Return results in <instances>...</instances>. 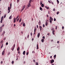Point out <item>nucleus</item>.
Wrapping results in <instances>:
<instances>
[{"mask_svg": "<svg viewBox=\"0 0 65 65\" xmlns=\"http://www.w3.org/2000/svg\"><path fill=\"white\" fill-rule=\"evenodd\" d=\"M55 31L54 30H53L52 31L53 34V35H55Z\"/></svg>", "mask_w": 65, "mask_h": 65, "instance_id": "14", "label": "nucleus"}, {"mask_svg": "<svg viewBox=\"0 0 65 65\" xmlns=\"http://www.w3.org/2000/svg\"><path fill=\"white\" fill-rule=\"evenodd\" d=\"M4 26V24H3L2 26V27H3Z\"/></svg>", "mask_w": 65, "mask_h": 65, "instance_id": "56", "label": "nucleus"}, {"mask_svg": "<svg viewBox=\"0 0 65 65\" xmlns=\"http://www.w3.org/2000/svg\"><path fill=\"white\" fill-rule=\"evenodd\" d=\"M5 31H4L2 35H4V34H5Z\"/></svg>", "mask_w": 65, "mask_h": 65, "instance_id": "11", "label": "nucleus"}, {"mask_svg": "<svg viewBox=\"0 0 65 65\" xmlns=\"http://www.w3.org/2000/svg\"><path fill=\"white\" fill-rule=\"evenodd\" d=\"M29 35H28L27 36V38H29Z\"/></svg>", "mask_w": 65, "mask_h": 65, "instance_id": "51", "label": "nucleus"}, {"mask_svg": "<svg viewBox=\"0 0 65 65\" xmlns=\"http://www.w3.org/2000/svg\"><path fill=\"white\" fill-rule=\"evenodd\" d=\"M31 5L30 4V3H29V4H28V5H27V7H30Z\"/></svg>", "mask_w": 65, "mask_h": 65, "instance_id": "3", "label": "nucleus"}, {"mask_svg": "<svg viewBox=\"0 0 65 65\" xmlns=\"http://www.w3.org/2000/svg\"><path fill=\"white\" fill-rule=\"evenodd\" d=\"M41 5V7H44V4H42Z\"/></svg>", "mask_w": 65, "mask_h": 65, "instance_id": "18", "label": "nucleus"}, {"mask_svg": "<svg viewBox=\"0 0 65 65\" xmlns=\"http://www.w3.org/2000/svg\"><path fill=\"white\" fill-rule=\"evenodd\" d=\"M21 21H22V18H21L20 19V20L19 21V23H20V22H21Z\"/></svg>", "mask_w": 65, "mask_h": 65, "instance_id": "26", "label": "nucleus"}, {"mask_svg": "<svg viewBox=\"0 0 65 65\" xmlns=\"http://www.w3.org/2000/svg\"><path fill=\"white\" fill-rule=\"evenodd\" d=\"M54 60L53 59H52V61H51V64H52L53 63H54Z\"/></svg>", "mask_w": 65, "mask_h": 65, "instance_id": "1", "label": "nucleus"}, {"mask_svg": "<svg viewBox=\"0 0 65 65\" xmlns=\"http://www.w3.org/2000/svg\"><path fill=\"white\" fill-rule=\"evenodd\" d=\"M3 41L2 40V41H1V43H3Z\"/></svg>", "mask_w": 65, "mask_h": 65, "instance_id": "40", "label": "nucleus"}, {"mask_svg": "<svg viewBox=\"0 0 65 65\" xmlns=\"http://www.w3.org/2000/svg\"><path fill=\"white\" fill-rule=\"evenodd\" d=\"M19 19H18L17 20V22H18V21H19Z\"/></svg>", "mask_w": 65, "mask_h": 65, "instance_id": "60", "label": "nucleus"}, {"mask_svg": "<svg viewBox=\"0 0 65 65\" xmlns=\"http://www.w3.org/2000/svg\"><path fill=\"white\" fill-rule=\"evenodd\" d=\"M32 32L30 33V35L31 36H32Z\"/></svg>", "mask_w": 65, "mask_h": 65, "instance_id": "52", "label": "nucleus"}, {"mask_svg": "<svg viewBox=\"0 0 65 65\" xmlns=\"http://www.w3.org/2000/svg\"><path fill=\"white\" fill-rule=\"evenodd\" d=\"M10 7L11 8V6H12V3H11L10 4Z\"/></svg>", "mask_w": 65, "mask_h": 65, "instance_id": "21", "label": "nucleus"}, {"mask_svg": "<svg viewBox=\"0 0 65 65\" xmlns=\"http://www.w3.org/2000/svg\"><path fill=\"white\" fill-rule=\"evenodd\" d=\"M43 27L44 28V27H45V25H44V24H43Z\"/></svg>", "mask_w": 65, "mask_h": 65, "instance_id": "53", "label": "nucleus"}, {"mask_svg": "<svg viewBox=\"0 0 65 65\" xmlns=\"http://www.w3.org/2000/svg\"><path fill=\"white\" fill-rule=\"evenodd\" d=\"M25 23H23V27H25Z\"/></svg>", "mask_w": 65, "mask_h": 65, "instance_id": "24", "label": "nucleus"}, {"mask_svg": "<svg viewBox=\"0 0 65 65\" xmlns=\"http://www.w3.org/2000/svg\"><path fill=\"white\" fill-rule=\"evenodd\" d=\"M32 41H33V40H34V39L33 38L32 39Z\"/></svg>", "mask_w": 65, "mask_h": 65, "instance_id": "64", "label": "nucleus"}, {"mask_svg": "<svg viewBox=\"0 0 65 65\" xmlns=\"http://www.w3.org/2000/svg\"><path fill=\"white\" fill-rule=\"evenodd\" d=\"M17 3H18L19 2V0H17Z\"/></svg>", "mask_w": 65, "mask_h": 65, "instance_id": "62", "label": "nucleus"}, {"mask_svg": "<svg viewBox=\"0 0 65 65\" xmlns=\"http://www.w3.org/2000/svg\"><path fill=\"white\" fill-rule=\"evenodd\" d=\"M13 63H14V61H12V64H13Z\"/></svg>", "mask_w": 65, "mask_h": 65, "instance_id": "36", "label": "nucleus"}, {"mask_svg": "<svg viewBox=\"0 0 65 65\" xmlns=\"http://www.w3.org/2000/svg\"><path fill=\"white\" fill-rule=\"evenodd\" d=\"M39 28H40V31H41V29H42V27L41 26H39Z\"/></svg>", "mask_w": 65, "mask_h": 65, "instance_id": "8", "label": "nucleus"}, {"mask_svg": "<svg viewBox=\"0 0 65 65\" xmlns=\"http://www.w3.org/2000/svg\"><path fill=\"white\" fill-rule=\"evenodd\" d=\"M48 24V23L47 22H46L45 23V25L46 26H47V24Z\"/></svg>", "mask_w": 65, "mask_h": 65, "instance_id": "22", "label": "nucleus"}, {"mask_svg": "<svg viewBox=\"0 0 65 65\" xmlns=\"http://www.w3.org/2000/svg\"><path fill=\"white\" fill-rule=\"evenodd\" d=\"M40 33H38V38H39V36H40Z\"/></svg>", "mask_w": 65, "mask_h": 65, "instance_id": "9", "label": "nucleus"}, {"mask_svg": "<svg viewBox=\"0 0 65 65\" xmlns=\"http://www.w3.org/2000/svg\"><path fill=\"white\" fill-rule=\"evenodd\" d=\"M45 8H46V9H49V7H47L46 6H45Z\"/></svg>", "mask_w": 65, "mask_h": 65, "instance_id": "12", "label": "nucleus"}, {"mask_svg": "<svg viewBox=\"0 0 65 65\" xmlns=\"http://www.w3.org/2000/svg\"><path fill=\"white\" fill-rule=\"evenodd\" d=\"M3 19H4V18H3V17L2 16V17L1 18V20H3Z\"/></svg>", "mask_w": 65, "mask_h": 65, "instance_id": "23", "label": "nucleus"}, {"mask_svg": "<svg viewBox=\"0 0 65 65\" xmlns=\"http://www.w3.org/2000/svg\"><path fill=\"white\" fill-rule=\"evenodd\" d=\"M20 50V47H19L17 49V51H19V50Z\"/></svg>", "mask_w": 65, "mask_h": 65, "instance_id": "27", "label": "nucleus"}, {"mask_svg": "<svg viewBox=\"0 0 65 65\" xmlns=\"http://www.w3.org/2000/svg\"><path fill=\"white\" fill-rule=\"evenodd\" d=\"M48 2L49 3H50V4H51V2H50V1H48Z\"/></svg>", "mask_w": 65, "mask_h": 65, "instance_id": "59", "label": "nucleus"}, {"mask_svg": "<svg viewBox=\"0 0 65 65\" xmlns=\"http://www.w3.org/2000/svg\"><path fill=\"white\" fill-rule=\"evenodd\" d=\"M3 45H2L1 47V48H2L3 47Z\"/></svg>", "mask_w": 65, "mask_h": 65, "instance_id": "49", "label": "nucleus"}, {"mask_svg": "<svg viewBox=\"0 0 65 65\" xmlns=\"http://www.w3.org/2000/svg\"><path fill=\"white\" fill-rule=\"evenodd\" d=\"M14 48H13V47L12 48L11 50L12 51H13V50H14Z\"/></svg>", "mask_w": 65, "mask_h": 65, "instance_id": "32", "label": "nucleus"}, {"mask_svg": "<svg viewBox=\"0 0 65 65\" xmlns=\"http://www.w3.org/2000/svg\"><path fill=\"white\" fill-rule=\"evenodd\" d=\"M37 28H38V26L37 25Z\"/></svg>", "mask_w": 65, "mask_h": 65, "instance_id": "61", "label": "nucleus"}, {"mask_svg": "<svg viewBox=\"0 0 65 65\" xmlns=\"http://www.w3.org/2000/svg\"><path fill=\"white\" fill-rule=\"evenodd\" d=\"M44 41V39H42L41 40V41H42V42H43Z\"/></svg>", "mask_w": 65, "mask_h": 65, "instance_id": "13", "label": "nucleus"}, {"mask_svg": "<svg viewBox=\"0 0 65 65\" xmlns=\"http://www.w3.org/2000/svg\"><path fill=\"white\" fill-rule=\"evenodd\" d=\"M12 19V15H11V16L10 17H9V19Z\"/></svg>", "mask_w": 65, "mask_h": 65, "instance_id": "20", "label": "nucleus"}, {"mask_svg": "<svg viewBox=\"0 0 65 65\" xmlns=\"http://www.w3.org/2000/svg\"><path fill=\"white\" fill-rule=\"evenodd\" d=\"M51 4H54V2H51Z\"/></svg>", "mask_w": 65, "mask_h": 65, "instance_id": "33", "label": "nucleus"}, {"mask_svg": "<svg viewBox=\"0 0 65 65\" xmlns=\"http://www.w3.org/2000/svg\"><path fill=\"white\" fill-rule=\"evenodd\" d=\"M54 30V28L52 27L51 30H52V31H53V30Z\"/></svg>", "mask_w": 65, "mask_h": 65, "instance_id": "31", "label": "nucleus"}, {"mask_svg": "<svg viewBox=\"0 0 65 65\" xmlns=\"http://www.w3.org/2000/svg\"><path fill=\"white\" fill-rule=\"evenodd\" d=\"M19 16L18 15L17 16V17L16 18V20H17V19H18V18H19Z\"/></svg>", "mask_w": 65, "mask_h": 65, "instance_id": "34", "label": "nucleus"}, {"mask_svg": "<svg viewBox=\"0 0 65 65\" xmlns=\"http://www.w3.org/2000/svg\"><path fill=\"white\" fill-rule=\"evenodd\" d=\"M50 19H50V20H51L52 21H53V19L51 17H50Z\"/></svg>", "mask_w": 65, "mask_h": 65, "instance_id": "5", "label": "nucleus"}, {"mask_svg": "<svg viewBox=\"0 0 65 65\" xmlns=\"http://www.w3.org/2000/svg\"><path fill=\"white\" fill-rule=\"evenodd\" d=\"M36 30H37V28H36V27L34 29V33H35V32H36Z\"/></svg>", "mask_w": 65, "mask_h": 65, "instance_id": "7", "label": "nucleus"}, {"mask_svg": "<svg viewBox=\"0 0 65 65\" xmlns=\"http://www.w3.org/2000/svg\"><path fill=\"white\" fill-rule=\"evenodd\" d=\"M6 14H4V18H6Z\"/></svg>", "mask_w": 65, "mask_h": 65, "instance_id": "19", "label": "nucleus"}, {"mask_svg": "<svg viewBox=\"0 0 65 65\" xmlns=\"http://www.w3.org/2000/svg\"><path fill=\"white\" fill-rule=\"evenodd\" d=\"M3 63V62L2 61H1V64H2Z\"/></svg>", "mask_w": 65, "mask_h": 65, "instance_id": "63", "label": "nucleus"}, {"mask_svg": "<svg viewBox=\"0 0 65 65\" xmlns=\"http://www.w3.org/2000/svg\"><path fill=\"white\" fill-rule=\"evenodd\" d=\"M38 48H39V47H38V44H37V49L38 50Z\"/></svg>", "mask_w": 65, "mask_h": 65, "instance_id": "16", "label": "nucleus"}, {"mask_svg": "<svg viewBox=\"0 0 65 65\" xmlns=\"http://www.w3.org/2000/svg\"><path fill=\"white\" fill-rule=\"evenodd\" d=\"M8 10H10V7H9L8 8Z\"/></svg>", "mask_w": 65, "mask_h": 65, "instance_id": "15", "label": "nucleus"}, {"mask_svg": "<svg viewBox=\"0 0 65 65\" xmlns=\"http://www.w3.org/2000/svg\"><path fill=\"white\" fill-rule=\"evenodd\" d=\"M55 29H56V30H57V28H58V27H57V26H56L55 27Z\"/></svg>", "mask_w": 65, "mask_h": 65, "instance_id": "46", "label": "nucleus"}, {"mask_svg": "<svg viewBox=\"0 0 65 65\" xmlns=\"http://www.w3.org/2000/svg\"><path fill=\"white\" fill-rule=\"evenodd\" d=\"M15 44L14 45L13 47L14 48V47H15Z\"/></svg>", "mask_w": 65, "mask_h": 65, "instance_id": "55", "label": "nucleus"}, {"mask_svg": "<svg viewBox=\"0 0 65 65\" xmlns=\"http://www.w3.org/2000/svg\"><path fill=\"white\" fill-rule=\"evenodd\" d=\"M24 8H22L21 10V12H22L24 10Z\"/></svg>", "mask_w": 65, "mask_h": 65, "instance_id": "30", "label": "nucleus"}, {"mask_svg": "<svg viewBox=\"0 0 65 65\" xmlns=\"http://www.w3.org/2000/svg\"><path fill=\"white\" fill-rule=\"evenodd\" d=\"M54 58H56V55H55L54 56Z\"/></svg>", "mask_w": 65, "mask_h": 65, "instance_id": "38", "label": "nucleus"}, {"mask_svg": "<svg viewBox=\"0 0 65 65\" xmlns=\"http://www.w3.org/2000/svg\"><path fill=\"white\" fill-rule=\"evenodd\" d=\"M28 54H29V52H26V55H28Z\"/></svg>", "mask_w": 65, "mask_h": 65, "instance_id": "35", "label": "nucleus"}, {"mask_svg": "<svg viewBox=\"0 0 65 65\" xmlns=\"http://www.w3.org/2000/svg\"><path fill=\"white\" fill-rule=\"evenodd\" d=\"M56 21V19L55 18H54V21Z\"/></svg>", "mask_w": 65, "mask_h": 65, "instance_id": "48", "label": "nucleus"}, {"mask_svg": "<svg viewBox=\"0 0 65 65\" xmlns=\"http://www.w3.org/2000/svg\"><path fill=\"white\" fill-rule=\"evenodd\" d=\"M32 1V0H30L29 1V3H31V2Z\"/></svg>", "mask_w": 65, "mask_h": 65, "instance_id": "57", "label": "nucleus"}, {"mask_svg": "<svg viewBox=\"0 0 65 65\" xmlns=\"http://www.w3.org/2000/svg\"><path fill=\"white\" fill-rule=\"evenodd\" d=\"M23 54L24 55H25V54H26V51H24L23 52Z\"/></svg>", "mask_w": 65, "mask_h": 65, "instance_id": "6", "label": "nucleus"}, {"mask_svg": "<svg viewBox=\"0 0 65 65\" xmlns=\"http://www.w3.org/2000/svg\"><path fill=\"white\" fill-rule=\"evenodd\" d=\"M40 9L41 10V11L42 10V8L41 7H40Z\"/></svg>", "mask_w": 65, "mask_h": 65, "instance_id": "25", "label": "nucleus"}, {"mask_svg": "<svg viewBox=\"0 0 65 65\" xmlns=\"http://www.w3.org/2000/svg\"><path fill=\"white\" fill-rule=\"evenodd\" d=\"M33 61L34 62H35V60H33Z\"/></svg>", "mask_w": 65, "mask_h": 65, "instance_id": "41", "label": "nucleus"}, {"mask_svg": "<svg viewBox=\"0 0 65 65\" xmlns=\"http://www.w3.org/2000/svg\"><path fill=\"white\" fill-rule=\"evenodd\" d=\"M6 37H5L4 38L3 40H5V39H6Z\"/></svg>", "mask_w": 65, "mask_h": 65, "instance_id": "54", "label": "nucleus"}, {"mask_svg": "<svg viewBox=\"0 0 65 65\" xmlns=\"http://www.w3.org/2000/svg\"><path fill=\"white\" fill-rule=\"evenodd\" d=\"M59 13V12L58 11L57 13V14H58Z\"/></svg>", "mask_w": 65, "mask_h": 65, "instance_id": "37", "label": "nucleus"}, {"mask_svg": "<svg viewBox=\"0 0 65 65\" xmlns=\"http://www.w3.org/2000/svg\"><path fill=\"white\" fill-rule=\"evenodd\" d=\"M62 29H64V26H63L62 27Z\"/></svg>", "mask_w": 65, "mask_h": 65, "instance_id": "58", "label": "nucleus"}, {"mask_svg": "<svg viewBox=\"0 0 65 65\" xmlns=\"http://www.w3.org/2000/svg\"><path fill=\"white\" fill-rule=\"evenodd\" d=\"M42 38H43V39H45V37L43 36V37H42Z\"/></svg>", "mask_w": 65, "mask_h": 65, "instance_id": "42", "label": "nucleus"}, {"mask_svg": "<svg viewBox=\"0 0 65 65\" xmlns=\"http://www.w3.org/2000/svg\"><path fill=\"white\" fill-rule=\"evenodd\" d=\"M3 21V20H1V22H0L1 23H2V21Z\"/></svg>", "mask_w": 65, "mask_h": 65, "instance_id": "39", "label": "nucleus"}, {"mask_svg": "<svg viewBox=\"0 0 65 65\" xmlns=\"http://www.w3.org/2000/svg\"><path fill=\"white\" fill-rule=\"evenodd\" d=\"M42 2H42V1H40V4H42Z\"/></svg>", "mask_w": 65, "mask_h": 65, "instance_id": "29", "label": "nucleus"}, {"mask_svg": "<svg viewBox=\"0 0 65 65\" xmlns=\"http://www.w3.org/2000/svg\"><path fill=\"white\" fill-rule=\"evenodd\" d=\"M14 23H15V22H16V18H14Z\"/></svg>", "mask_w": 65, "mask_h": 65, "instance_id": "4", "label": "nucleus"}, {"mask_svg": "<svg viewBox=\"0 0 65 65\" xmlns=\"http://www.w3.org/2000/svg\"><path fill=\"white\" fill-rule=\"evenodd\" d=\"M9 11L8 12V13H9L10 12V10H8Z\"/></svg>", "mask_w": 65, "mask_h": 65, "instance_id": "47", "label": "nucleus"}, {"mask_svg": "<svg viewBox=\"0 0 65 65\" xmlns=\"http://www.w3.org/2000/svg\"><path fill=\"white\" fill-rule=\"evenodd\" d=\"M8 42L6 43V45H7L8 44Z\"/></svg>", "mask_w": 65, "mask_h": 65, "instance_id": "45", "label": "nucleus"}, {"mask_svg": "<svg viewBox=\"0 0 65 65\" xmlns=\"http://www.w3.org/2000/svg\"><path fill=\"white\" fill-rule=\"evenodd\" d=\"M5 53V49H4L2 53V55H3Z\"/></svg>", "mask_w": 65, "mask_h": 65, "instance_id": "2", "label": "nucleus"}, {"mask_svg": "<svg viewBox=\"0 0 65 65\" xmlns=\"http://www.w3.org/2000/svg\"><path fill=\"white\" fill-rule=\"evenodd\" d=\"M25 8V5L23 6V8Z\"/></svg>", "mask_w": 65, "mask_h": 65, "instance_id": "50", "label": "nucleus"}, {"mask_svg": "<svg viewBox=\"0 0 65 65\" xmlns=\"http://www.w3.org/2000/svg\"><path fill=\"white\" fill-rule=\"evenodd\" d=\"M53 10L54 11H55V10H56V9H55L54 8L53 9Z\"/></svg>", "mask_w": 65, "mask_h": 65, "instance_id": "44", "label": "nucleus"}, {"mask_svg": "<svg viewBox=\"0 0 65 65\" xmlns=\"http://www.w3.org/2000/svg\"><path fill=\"white\" fill-rule=\"evenodd\" d=\"M49 21L50 23H51V24H52V20H51L50 19H49Z\"/></svg>", "mask_w": 65, "mask_h": 65, "instance_id": "17", "label": "nucleus"}, {"mask_svg": "<svg viewBox=\"0 0 65 65\" xmlns=\"http://www.w3.org/2000/svg\"><path fill=\"white\" fill-rule=\"evenodd\" d=\"M38 24L39 25H41V21H40V20L39 23Z\"/></svg>", "mask_w": 65, "mask_h": 65, "instance_id": "10", "label": "nucleus"}, {"mask_svg": "<svg viewBox=\"0 0 65 65\" xmlns=\"http://www.w3.org/2000/svg\"><path fill=\"white\" fill-rule=\"evenodd\" d=\"M57 4H59V1L58 0H57Z\"/></svg>", "mask_w": 65, "mask_h": 65, "instance_id": "28", "label": "nucleus"}, {"mask_svg": "<svg viewBox=\"0 0 65 65\" xmlns=\"http://www.w3.org/2000/svg\"><path fill=\"white\" fill-rule=\"evenodd\" d=\"M36 65H38V62H36Z\"/></svg>", "mask_w": 65, "mask_h": 65, "instance_id": "43", "label": "nucleus"}]
</instances>
